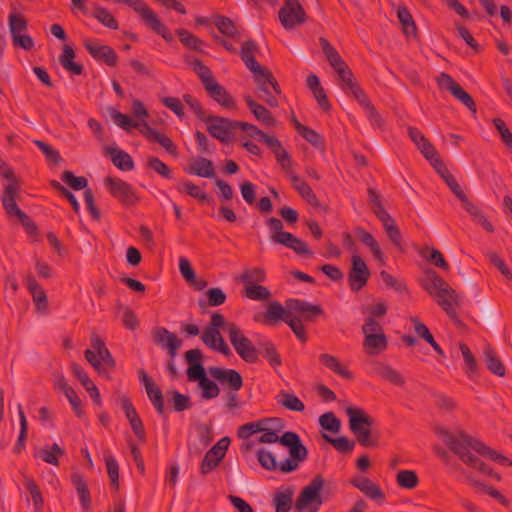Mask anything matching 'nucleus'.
Returning <instances> with one entry per match:
<instances>
[{"label": "nucleus", "mask_w": 512, "mask_h": 512, "mask_svg": "<svg viewBox=\"0 0 512 512\" xmlns=\"http://www.w3.org/2000/svg\"><path fill=\"white\" fill-rule=\"evenodd\" d=\"M425 275L421 280L423 289L435 299L457 326H462L463 323L456 312V307L460 305L459 294L436 271L429 269Z\"/></svg>", "instance_id": "nucleus-1"}, {"label": "nucleus", "mask_w": 512, "mask_h": 512, "mask_svg": "<svg viewBox=\"0 0 512 512\" xmlns=\"http://www.w3.org/2000/svg\"><path fill=\"white\" fill-rule=\"evenodd\" d=\"M425 275L421 280L423 289L435 299L457 326H462L463 323L456 312V307L460 305L459 294L436 271L429 269Z\"/></svg>", "instance_id": "nucleus-2"}, {"label": "nucleus", "mask_w": 512, "mask_h": 512, "mask_svg": "<svg viewBox=\"0 0 512 512\" xmlns=\"http://www.w3.org/2000/svg\"><path fill=\"white\" fill-rule=\"evenodd\" d=\"M284 429V421L281 418H276L275 424H271L269 428L259 436V443H280L282 446L289 449V457L285 459L282 468H292V461L306 460L308 457V449L301 442L299 435L293 431L284 432L281 436L278 435Z\"/></svg>", "instance_id": "nucleus-3"}, {"label": "nucleus", "mask_w": 512, "mask_h": 512, "mask_svg": "<svg viewBox=\"0 0 512 512\" xmlns=\"http://www.w3.org/2000/svg\"><path fill=\"white\" fill-rule=\"evenodd\" d=\"M184 357L189 364L186 371L187 378L189 381L198 382L199 387L202 389V398L206 400L216 398L220 394V389L218 385L206 375L205 368L202 364L203 355L201 350H188Z\"/></svg>", "instance_id": "nucleus-4"}, {"label": "nucleus", "mask_w": 512, "mask_h": 512, "mask_svg": "<svg viewBox=\"0 0 512 512\" xmlns=\"http://www.w3.org/2000/svg\"><path fill=\"white\" fill-rule=\"evenodd\" d=\"M349 418V428L355 435L357 442L363 447H375L378 439L373 437L371 429L375 420L363 409L349 406L346 408Z\"/></svg>", "instance_id": "nucleus-5"}, {"label": "nucleus", "mask_w": 512, "mask_h": 512, "mask_svg": "<svg viewBox=\"0 0 512 512\" xmlns=\"http://www.w3.org/2000/svg\"><path fill=\"white\" fill-rule=\"evenodd\" d=\"M439 434L442 437L443 442L460 458L463 463L484 474L492 475V469L470 452L471 447L463 444L465 442L459 434L454 435L447 430H441Z\"/></svg>", "instance_id": "nucleus-6"}, {"label": "nucleus", "mask_w": 512, "mask_h": 512, "mask_svg": "<svg viewBox=\"0 0 512 512\" xmlns=\"http://www.w3.org/2000/svg\"><path fill=\"white\" fill-rule=\"evenodd\" d=\"M439 434L442 437L443 442L460 458L463 463L484 474L492 475V469L470 452L471 447L463 444L465 442L459 434L454 435L447 430H441Z\"/></svg>", "instance_id": "nucleus-7"}, {"label": "nucleus", "mask_w": 512, "mask_h": 512, "mask_svg": "<svg viewBox=\"0 0 512 512\" xmlns=\"http://www.w3.org/2000/svg\"><path fill=\"white\" fill-rule=\"evenodd\" d=\"M117 4H126L132 8L141 18L146 26L154 33L160 35L164 40L170 42L173 40L167 26L161 22L158 15L143 0H113Z\"/></svg>", "instance_id": "nucleus-8"}, {"label": "nucleus", "mask_w": 512, "mask_h": 512, "mask_svg": "<svg viewBox=\"0 0 512 512\" xmlns=\"http://www.w3.org/2000/svg\"><path fill=\"white\" fill-rule=\"evenodd\" d=\"M249 70L253 74L254 82L258 91L264 94L258 96L270 107H277L279 105L278 100L274 95H272L268 87L270 86L276 95H281L282 90L273 73L268 68L263 67L260 64Z\"/></svg>", "instance_id": "nucleus-9"}, {"label": "nucleus", "mask_w": 512, "mask_h": 512, "mask_svg": "<svg viewBox=\"0 0 512 512\" xmlns=\"http://www.w3.org/2000/svg\"><path fill=\"white\" fill-rule=\"evenodd\" d=\"M227 333L233 348L244 362L254 364L259 361L258 346H255L234 322H228Z\"/></svg>", "instance_id": "nucleus-10"}, {"label": "nucleus", "mask_w": 512, "mask_h": 512, "mask_svg": "<svg viewBox=\"0 0 512 512\" xmlns=\"http://www.w3.org/2000/svg\"><path fill=\"white\" fill-rule=\"evenodd\" d=\"M323 486V477L316 475L300 492L295 502V509L300 512H317L323 504L321 496Z\"/></svg>", "instance_id": "nucleus-11"}, {"label": "nucleus", "mask_w": 512, "mask_h": 512, "mask_svg": "<svg viewBox=\"0 0 512 512\" xmlns=\"http://www.w3.org/2000/svg\"><path fill=\"white\" fill-rule=\"evenodd\" d=\"M203 122L207 124V131L211 136L223 143L230 142L237 129V120H231L225 117L208 115Z\"/></svg>", "instance_id": "nucleus-12"}, {"label": "nucleus", "mask_w": 512, "mask_h": 512, "mask_svg": "<svg viewBox=\"0 0 512 512\" xmlns=\"http://www.w3.org/2000/svg\"><path fill=\"white\" fill-rule=\"evenodd\" d=\"M105 185L110 194L126 207L134 206L139 201L134 188L122 179L108 176L105 178Z\"/></svg>", "instance_id": "nucleus-13"}, {"label": "nucleus", "mask_w": 512, "mask_h": 512, "mask_svg": "<svg viewBox=\"0 0 512 512\" xmlns=\"http://www.w3.org/2000/svg\"><path fill=\"white\" fill-rule=\"evenodd\" d=\"M20 188V181L12 180V183H8L5 186L1 201L7 215L9 217H16L22 224L28 220L29 216L16 203V197L19 194Z\"/></svg>", "instance_id": "nucleus-14"}, {"label": "nucleus", "mask_w": 512, "mask_h": 512, "mask_svg": "<svg viewBox=\"0 0 512 512\" xmlns=\"http://www.w3.org/2000/svg\"><path fill=\"white\" fill-rule=\"evenodd\" d=\"M370 270L366 262L357 254L351 257V267L348 272V283L352 291L358 292L366 286L370 278Z\"/></svg>", "instance_id": "nucleus-15"}, {"label": "nucleus", "mask_w": 512, "mask_h": 512, "mask_svg": "<svg viewBox=\"0 0 512 512\" xmlns=\"http://www.w3.org/2000/svg\"><path fill=\"white\" fill-rule=\"evenodd\" d=\"M279 20L284 28L291 29L306 21V13L298 0H286L279 10Z\"/></svg>", "instance_id": "nucleus-16"}, {"label": "nucleus", "mask_w": 512, "mask_h": 512, "mask_svg": "<svg viewBox=\"0 0 512 512\" xmlns=\"http://www.w3.org/2000/svg\"><path fill=\"white\" fill-rule=\"evenodd\" d=\"M285 305L291 313L306 322H314L318 317L324 315L321 305L312 304L305 300L291 298L286 300Z\"/></svg>", "instance_id": "nucleus-17"}, {"label": "nucleus", "mask_w": 512, "mask_h": 512, "mask_svg": "<svg viewBox=\"0 0 512 512\" xmlns=\"http://www.w3.org/2000/svg\"><path fill=\"white\" fill-rule=\"evenodd\" d=\"M83 46L94 60L102 62L108 67L117 66L119 57L116 51L109 45H103L91 39H85Z\"/></svg>", "instance_id": "nucleus-18"}, {"label": "nucleus", "mask_w": 512, "mask_h": 512, "mask_svg": "<svg viewBox=\"0 0 512 512\" xmlns=\"http://www.w3.org/2000/svg\"><path fill=\"white\" fill-rule=\"evenodd\" d=\"M458 434L461 436L463 441L466 442L463 444L466 446H470L471 449L474 450L476 453H478L482 456H485L493 461H496L503 466H511L512 465V461L509 458L498 453L496 450L490 448L482 441L471 437L464 431H460Z\"/></svg>", "instance_id": "nucleus-19"}, {"label": "nucleus", "mask_w": 512, "mask_h": 512, "mask_svg": "<svg viewBox=\"0 0 512 512\" xmlns=\"http://www.w3.org/2000/svg\"><path fill=\"white\" fill-rule=\"evenodd\" d=\"M229 444V437H223L205 454L200 465V471L203 475L210 473L219 465L225 457Z\"/></svg>", "instance_id": "nucleus-20"}, {"label": "nucleus", "mask_w": 512, "mask_h": 512, "mask_svg": "<svg viewBox=\"0 0 512 512\" xmlns=\"http://www.w3.org/2000/svg\"><path fill=\"white\" fill-rule=\"evenodd\" d=\"M152 339L156 345L166 349L172 359L176 357L178 349L182 345V341L177 337V335L164 327L154 328L152 330Z\"/></svg>", "instance_id": "nucleus-21"}, {"label": "nucleus", "mask_w": 512, "mask_h": 512, "mask_svg": "<svg viewBox=\"0 0 512 512\" xmlns=\"http://www.w3.org/2000/svg\"><path fill=\"white\" fill-rule=\"evenodd\" d=\"M256 456L259 464L262 468H264L267 471H280L281 473H291L299 468L300 463L304 462L305 460H296L294 459L292 461V468L285 469L282 468L284 466L285 460L281 462H277L276 456L268 449L265 448H259L256 451Z\"/></svg>", "instance_id": "nucleus-22"}, {"label": "nucleus", "mask_w": 512, "mask_h": 512, "mask_svg": "<svg viewBox=\"0 0 512 512\" xmlns=\"http://www.w3.org/2000/svg\"><path fill=\"white\" fill-rule=\"evenodd\" d=\"M210 375L219 381L222 385L227 386L232 391H238L243 386V378L241 374L234 369H226L221 367H210Z\"/></svg>", "instance_id": "nucleus-23"}, {"label": "nucleus", "mask_w": 512, "mask_h": 512, "mask_svg": "<svg viewBox=\"0 0 512 512\" xmlns=\"http://www.w3.org/2000/svg\"><path fill=\"white\" fill-rule=\"evenodd\" d=\"M85 359L100 373L105 375L107 378H110L108 375L106 368L113 370L116 366V362L112 357L110 351L106 348L99 354H96L94 351L87 349L84 352Z\"/></svg>", "instance_id": "nucleus-24"}, {"label": "nucleus", "mask_w": 512, "mask_h": 512, "mask_svg": "<svg viewBox=\"0 0 512 512\" xmlns=\"http://www.w3.org/2000/svg\"><path fill=\"white\" fill-rule=\"evenodd\" d=\"M204 89L207 94L222 107L228 109L236 108V102L234 98L221 84L217 82L216 79L204 87Z\"/></svg>", "instance_id": "nucleus-25"}, {"label": "nucleus", "mask_w": 512, "mask_h": 512, "mask_svg": "<svg viewBox=\"0 0 512 512\" xmlns=\"http://www.w3.org/2000/svg\"><path fill=\"white\" fill-rule=\"evenodd\" d=\"M336 73L338 75L339 84L345 93H351L355 99L359 98L365 93L360 88L352 70L348 67V65L338 69Z\"/></svg>", "instance_id": "nucleus-26"}, {"label": "nucleus", "mask_w": 512, "mask_h": 512, "mask_svg": "<svg viewBox=\"0 0 512 512\" xmlns=\"http://www.w3.org/2000/svg\"><path fill=\"white\" fill-rule=\"evenodd\" d=\"M244 101L254 117L266 127H274L277 120L263 105L256 102L250 95L244 96Z\"/></svg>", "instance_id": "nucleus-27"}, {"label": "nucleus", "mask_w": 512, "mask_h": 512, "mask_svg": "<svg viewBox=\"0 0 512 512\" xmlns=\"http://www.w3.org/2000/svg\"><path fill=\"white\" fill-rule=\"evenodd\" d=\"M25 283L27 289L32 295L33 301L36 305V309L38 312L45 313L48 307V299L45 291L39 285L35 277L31 274H28L25 279Z\"/></svg>", "instance_id": "nucleus-28"}, {"label": "nucleus", "mask_w": 512, "mask_h": 512, "mask_svg": "<svg viewBox=\"0 0 512 512\" xmlns=\"http://www.w3.org/2000/svg\"><path fill=\"white\" fill-rule=\"evenodd\" d=\"M351 484L359 489L366 497L383 502L385 500V494L381 490L379 486L374 484L369 478L359 477L354 478L351 481Z\"/></svg>", "instance_id": "nucleus-29"}, {"label": "nucleus", "mask_w": 512, "mask_h": 512, "mask_svg": "<svg viewBox=\"0 0 512 512\" xmlns=\"http://www.w3.org/2000/svg\"><path fill=\"white\" fill-rule=\"evenodd\" d=\"M71 369H72V372L75 375V377L81 382L83 387L90 394L94 403L97 406H101L102 400H101L99 390L96 387V385L93 383V381L89 378L87 373L83 370V368L80 365H78L77 363H72Z\"/></svg>", "instance_id": "nucleus-30"}, {"label": "nucleus", "mask_w": 512, "mask_h": 512, "mask_svg": "<svg viewBox=\"0 0 512 512\" xmlns=\"http://www.w3.org/2000/svg\"><path fill=\"white\" fill-rule=\"evenodd\" d=\"M187 173L204 178H214L215 169L211 160L198 157L185 169Z\"/></svg>", "instance_id": "nucleus-31"}, {"label": "nucleus", "mask_w": 512, "mask_h": 512, "mask_svg": "<svg viewBox=\"0 0 512 512\" xmlns=\"http://www.w3.org/2000/svg\"><path fill=\"white\" fill-rule=\"evenodd\" d=\"M276 417L263 418L255 422L246 423L238 428V437L248 439L254 433H264L271 424H275Z\"/></svg>", "instance_id": "nucleus-32"}, {"label": "nucleus", "mask_w": 512, "mask_h": 512, "mask_svg": "<svg viewBox=\"0 0 512 512\" xmlns=\"http://www.w3.org/2000/svg\"><path fill=\"white\" fill-rule=\"evenodd\" d=\"M354 232L356 236L359 238V240L370 248V251L374 258L378 260L382 265L384 264V253L382 252L378 242L375 240L373 235L370 232H367L362 227H356L354 229Z\"/></svg>", "instance_id": "nucleus-33"}, {"label": "nucleus", "mask_w": 512, "mask_h": 512, "mask_svg": "<svg viewBox=\"0 0 512 512\" xmlns=\"http://www.w3.org/2000/svg\"><path fill=\"white\" fill-rule=\"evenodd\" d=\"M387 346L388 340L384 332L364 337L363 347L369 355L379 354L386 350Z\"/></svg>", "instance_id": "nucleus-34"}, {"label": "nucleus", "mask_w": 512, "mask_h": 512, "mask_svg": "<svg viewBox=\"0 0 512 512\" xmlns=\"http://www.w3.org/2000/svg\"><path fill=\"white\" fill-rule=\"evenodd\" d=\"M184 61L186 64L191 66L194 72L198 75L201 80L203 87H206L215 80L212 71L206 66L200 59L193 58L191 56H185Z\"/></svg>", "instance_id": "nucleus-35"}, {"label": "nucleus", "mask_w": 512, "mask_h": 512, "mask_svg": "<svg viewBox=\"0 0 512 512\" xmlns=\"http://www.w3.org/2000/svg\"><path fill=\"white\" fill-rule=\"evenodd\" d=\"M357 102L363 107V109L366 112L367 118L370 122V124L374 128L382 129L384 127V119L380 115V113L377 111L375 106L372 104L370 99L367 97V95L364 93L359 98L356 99Z\"/></svg>", "instance_id": "nucleus-36"}, {"label": "nucleus", "mask_w": 512, "mask_h": 512, "mask_svg": "<svg viewBox=\"0 0 512 512\" xmlns=\"http://www.w3.org/2000/svg\"><path fill=\"white\" fill-rule=\"evenodd\" d=\"M319 361L328 369L333 371L335 374L347 379H353V373L345 368L339 361V359L331 354L322 353L319 355Z\"/></svg>", "instance_id": "nucleus-37"}, {"label": "nucleus", "mask_w": 512, "mask_h": 512, "mask_svg": "<svg viewBox=\"0 0 512 512\" xmlns=\"http://www.w3.org/2000/svg\"><path fill=\"white\" fill-rule=\"evenodd\" d=\"M107 153L111 156L112 163L122 171H131L134 169L132 157L122 149L109 147Z\"/></svg>", "instance_id": "nucleus-38"}, {"label": "nucleus", "mask_w": 512, "mask_h": 512, "mask_svg": "<svg viewBox=\"0 0 512 512\" xmlns=\"http://www.w3.org/2000/svg\"><path fill=\"white\" fill-rule=\"evenodd\" d=\"M319 43L323 54L326 56V59L328 60L332 68L335 70V72L338 69H341L347 65L346 62L338 53V51L330 44V42L326 38L320 37Z\"/></svg>", "instance_id": "nucleus-39"}, {"label": "nucleus", "mask_w": 512, "mask_h": 512, "mask_svg": "<svg viewBox=\"0 0 512 512\" xmlns=\"http://www.w3.org/2000/svg\"><path fill=\"white\" fill-rule=\"evenodd\" d=\"M374 371L377 375L396 386H403L405 384L404 377L388 364L377 362L374 364Z\"/></svg>", "instance_id": "nucleus-40"}, {"label": "nucleus", "mask_w": 512, "mask_h": 512, "mask_svg": "<svg viewBox=\"0 0 512 512\" xmlns=\"http://www.w3.org/2000/svg\"><path fill=\"white\" fill-rule=\"evenodd\" d=\"M483 354L487 369L498 377H504L506 373L505 366L493 348L487 346L484 349Z\"/></svg>", "instance_id": "nucleus-41"}, {"label": "nucleus", "mask_w": 512, "mask_h": 512, "mask_svg": "<svg viewBox=\"0 0 512 512\" xmlns=\"http://www.w3.org/2000/svg\"><path fill=\"white\" fill-rule=\"evenodd\" d=\"M75 52L70 45H64L63 53L59 56L61 66L74 75H81L83 72V65L74 62Z\"/></svg>", "instance_id": "nucleus-42"}, {"label": "nucleus", "mask_w": 512, "mask_h": 512, "mask_svg": "<svg viewBox=\"0 0 512 512\" xmlns=\"http://www.w3.org/2000/svg\"><path fill=\"white\" fill-rule=\"evenodd\" d=\"M379 220L383 224V227L385 229V232H386L388 238L399 250L402 251L403 250L402 235H401L400 229L396 225L395 220L390 216V214L385 217H381V219H379Z\"/></svg>", "instance_id": "nucleus-43"}, {"label": "nucleus", "mask_w": 512, "mask_h": 512, "mask_svg": "<svg viewBox=\"0 0 512 512\" xmlns=\"http://www.w3.org/2000/svg\"><path fill=\"white\" fill-rule=\"evenodd\" d=\"M71 481L78 492L83 508L88 510L90 508L91 497L86 481L78 472H75L71 475Z\"/></svg>", "instance_id": "nucleus-44"}, {"label": "nucleus", "mask_w": 512, "mask_h": 512, "mask_svg": "<svg viewBox=\"0 0 512 512\" xmlns=\"http://www.w3.org/2000/svg\"><path fill=\"white\" fill-rule=\"evenodd\" d=\"M290 312H291L290 309H288L287 307L284 308L279 302H277V301L271 302L268 305L267 310L263 315L264 323L272 324L279 320L284 321L285 317L287 315H289Z\"/></svg>", "instance_id": "nucleus-45"}, {"label": "nucleus", "mask_w": 512, "mask_h": 512, "mask_svg": "<svg viewBox=\"0 0 512 512\" xmlns=\"http://www.w3.org/2000/svg\"><path fill=\"white\" fill-rule=\"evenodd\" d=\"M397 16L402 25L403 33L407 37L412 36L416 38L418 35L417 27L409 10L405 6H400L397 11Z\"/></svg>", "instance_id": "nucleus-46"}, {"label": "nucleus", "mask_w": 512, "mask_h": 512, "mask_svg": "<svg viewBox=\"0 0 512 512\" xmlns=\"http://www.w3.org/2000/svg\"><path fill=\"white\" fill-rule=\"evenodd\" d=\"M259 354H262L272 367H278L282 364L281 357L275 347V345L269 341L264 340L258 342Z\"/></svg>", "instance_id": "nucleus-47"}, {"label": "nucleus", "mask_w": 512, "mask_h": 512, "mask_svg": "<svg viewBox=\"0 0 512 512\" xmlns=\"http://www.w3.org/2000/svg\"><path fill=\"white\" fill-rule=\"evenodd\" d=\"M64 454L65 451L57 443H54L50 449H38L34 453V457L41 458L47 464L58 466V457Z\"/></svg>", "instance_id": "nucleus-48"}, {"label": "nucleus", "mask_w": 512, "mask_h": 512, "mask_svg": "<svg viewBox=\"0 0 512 512\" xmlns=\"http://www.w3.org/2000/svg\"><path fill=\"white\" fill-rule=\"evenodd\" d=\"M92 17L103 24L105 27L117 30L119 25L116 18L110 13V11L100 5H94Z\"/></svg>", "instance_id": "nucleus-49"}, {"label": "nucleus", "mask_w": 512, "mask_h": 512, "mask_svg": "<svg viewBox=\"0 0 512 512\" xmlns=\"http://www.w3.org/2000/svg\"><path fill=\"white\" fill-rule=\"evenodd\" d=\"M258 51L257 44L254 40H247L245 41L240 50V56L244 64L248 69H251L259 63L257 62L256 58L254 57V53Z\"/></svg>", "instance_id": "nucleus-50"}, {"label": "nucleus", "mask_w": 512, "mask_h": 512, "mask_svg": "<svg viewBox=\"0 0 512 512\" xmlns=\"http://www.w3.org/2000/svg\"><path fill=\"white\" fill-rule=\"evenodd\" d=\"M176 34L179 36L180 42L187 48L203 53V45L204 42L198 38L197 36L193 35L191 32H189L186 29H177Z\"/></svg>", "instance_id": "nucleus-51"}, {"label": "nucleus", "mask_w": 512, "mask_h": 512, "mask_svg": "<svg viewBox=\"0 0 512 512\" xmlns=\"http://www.w3.org/2000/svg\"><path fill=\"white\" fill-rule=\"evenodd\" d=\"M207 301L200 300L199 306L205 308L206 306L217 307L225 303L227 296L225 292L219 287L209 288L206 291Z\"/></svg>", "instance_id": "nucleus-52"}, {"label": "nucleus", "mask_w": 512, "mask_h": 512, "mask_svg": "<svg viewBox=\"0 0 512 512\" xmlns=\"http://www.w3.org/2000/svg\"><path fill=\"white\" fill-rule=\"evenodd\" d=\"M215 26L217 29L225 36L231 37L233 39H238L240 37V33L236 28L234 22L226 16H216L215 17Z\"/></svg>", "instance_id": "nucleus-53"}, {"label": "nucleus", "mask_w": 512, "mask_h": 512, "mask_svg": "<svg viewBox=\"0 0 512 512\" xmlns=\"http://www.w3.org/2000/svg\"><path fill=\"white\" fill-rule=\"evenodd\" d=\"M243 296L251 300L267 301L271 298V292L268 288L259 284L246 285Z\"/></svg>", "instance_id": "nucleus-54"}, {"label": "nucleus", "mask_w": 512, "mask_h": 512, "mask_svg": "<svg viewBox=\"0 0 512 512\" xmlns=\"http://www.w3.org/2000/svg\"><path fill=\"white\" fill-rule=\"evenodd\" d=\"M278 397L279 404L288 410L301 412L305 409L303 402L293 393L281 391Z\"/></svg>", "instance_id": "nucleus-55"}, {"label": "nucleus", "mask_w": 512, "mask_h": 512, "mask_svg": "<svg viewBox=\"0 0 512 512\" xmlns=\"http://www.w3.org/2000/svg\"><path fill=\"white\" fill-rule=\"evenodd\" d=\"M421 255L438 268H441L445 271L450 269L448 262L445 260L443 254L438 249L425 247Z\"/></svg>", "instance_id": "nucleus-56"}, {"label": "nucleus", "mask_w": 512, "mask_h": 512, "mask_svg": "<svg viewBox=\"0 0 512 512\" xmlns=\"http://www.w3.org/2000/svg\"><path fill=\"white\" fill-rule=\"evenodd\" d=\"M24 486L29 491V493L32 497L35 511L41 512L43 504H44V499H43V496H42L39 486L32 478H26L24 480Z\"/></svg>", "instance_id": "nucleus-57"}, {"label": "nucleus", "mask_w": 512, "mask_h": 512, "mask_svg": "<svg viewBox=\"0 0 512 512\" xmlns=\"http://www.w3.org/2000/svg\"><path fill=\"white\" fill-rule=\"evenodd\" d=\"M167 395L171 397L172 406L175 412H182L192 407L190 397L177 390H169L167 391Z\"/></svg>", "instance_id": "nucleus-58"}, {"label": "nucleus", "mask_w": 512, "mask_h": 512, "mask_svg": "<svg viewBox=\"0 0 512 512\" xmlns=\"http://www.w3.org/2000/svg\"><path fill=\"white\" fill-rule=\"evenodd\" d=\"M368 193V201L371 204V209L375 216L378 219H381V217H385L389 215V213L385 210L382 202H381V196L377 192V190L373 187H369L367 190Z\"/></svg>", "instance_id": "nucleus-59"}, {"label": "nucleus", "mask_w": 512, "mask_h": 512, "mask_svg": "<svg viewBox=\"0 0 512 512\" xmlns=\"http://www.w3.org/2000/svg\"><path fill=\"white\" fill-rule=\"evenodd\" d=\"M284 322L288 324V326L291 328L295 336L301 342L307 341V334L302 323V319L300 317L290 312V314L285 317Z\"/></svg>", "instance_id": "nucleus-60"}, {"label": "nucleus", "mask_w": 512, "mask_h": 512, "mask_svg": "<svg viewBox=\"0 0 512 512\" xmlns=\"http://www.w3.org/2000/svg\"><path fill=\"white\" fill-rule=\"evenodd\" d=\"M292 490L285 492H276L273 498V503L276 512H289L292 507Z\"/></svg>", "instance_id": "nucleus-61"}, {"label": "nucleus", "mask_w": 512, "mask_h": 512, "mask_svg": "<svg viewBox=\"0 0 512 512\" xmlns=\"http://www.w3.org/2000/svg\"><path fill=\"white\" fill-rule=\"evenodd\" d=\"M323 438L331 445H333V447L341 453L349 454L353 451L355 446V442L349 440L346 436L331 438L327 434H323Z\"/></svg>", "instance_id": "nucleus-62"}, {"label": "nucleus", "mask_w": 512, "mask_h": 512, "mask_svg": "<svg viewBox=\"0 0 512 512\" xmlns=\"http://www.w3.org/2000/svg\"><path fill=\"white\" fill-rule=\"evenodd\" d=\"M459 349L461 350L464 361L467 365L466 373L470 378H473L478 371V363L475 359L470 348L465 343H459Z\"/></svg>", "instance_id": "nucleus-63"}, {"label": "nucleus", "mask_w": 512, "mask_h": 512, "mask_svg": "<svg viewBox=\"0 0 512 512\" xmlns=\"http://www.w3.org/2000/svg\"><path fill=\"white\" fill-rule=\"evenodd\" d=\"M396 481L400 487L406 489H413L419 483L417 474L412 470L399 471L396 476Z\"/></svg>", "instance_id": "nucleus-64"}]
</instances>
